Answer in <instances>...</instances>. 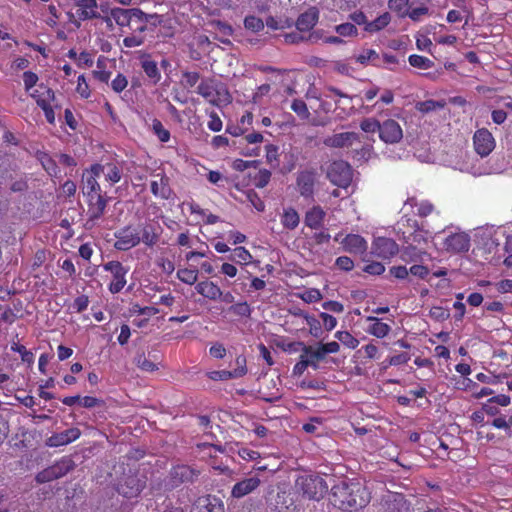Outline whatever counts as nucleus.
<instances>
[{
	"instance_id": "obj_1",
	"label": "nucleus",
	"mask_w": 512,
	"mask_h": 512,
	"mask_svg": "<svg viewBox=\"0 0 512 512\" xmlns=\"http://www.w3.org/2000/svg\"><path fill=\"white\" fill-rule=\"evenodd\" d=\"M369 493L358 482L342 481L332 488V503L342 510L358 509L369 502Z\"/></svg>"
},
{
	"instance_id": "obj_2",
	"label": "nucleus",
	"mask_w": 512,
	"mask_h": 512,
	"mask_svg": "<svg viewBox=\"0 0 512 512\" xmlns=\"http://www.w3.org/2000/svg\"><path fill=\"white\" fill-rule=\"evenodd\" d=\"M435 247L451 254L467 252L470 248V237L465 232H451L447 234L446 230L435 235Z\"/></svg>"
},
{
	"instance_id": "obj_3",
	"label": "nucleus",
	"mask_w": 512,
	"mask_h": 512,
	"mask_svg": "<svg viewBox=\"0 0 512 512\" xmlns=\"http://www.w3.org/2000/svg\"><path fill=\"white\" fill-rule=\"evenodd\" d=\"M197 93L212 105L221 106L231 102L227 87L212 78L202 80L197 87Z\"/></svg>"
},
{
	"instance_id": "obj_4",
	"label": "nucleus",
	"mask_w": 512,
	"mask_h": 512,
	"mask_svg": "<svg viewBox=\"0 0 512 512\" xmlns=\"http://www.w3.org/2000/svg\"><path fill=\"white\" fill-rule=\"evenodd\" d=\"M103 269L111 274L109 291L113 294L119 293L127 283L126 276L129 268L123 266L119 261H110L103 265Z\"/></svg>"
},
{
	"instance_id": "obj_5",
	"label": "nucleus",
	"mask_w": 512,
	"mask_h": 512,
	"mask_svg": "<svg viewBox=\"0 0 512 512\" xmlns=\"http://www.w3.org/2000/svg\"><path fill=\"white\" fill-rule=\"evenodd\" d=\"M334 240L342 246L345 252L351 254L362 255L368 248L367 241L359 234L343 235L342 233H338L335 235Z\"/></svg>"
},
{
	"instance_id": "obj_6",
	"label": "nucleus",
	"mask_w": 512,
	"mask_h": 512,
	"mask_svg": "<svg viewBox=\"0 0 512 512\" xmlns=\"http://www.w3.org/2000/svg\"><path fill=\"white\" fill-rule=\"evenodd\" d=\"M328 177L333 184L345 188L352 180L351 167L344 161L333 162L328 170Z\"/></svg>"
},
{
	"instance_id": "obj_7",
	"label": "nucleus",
	"mask_w": 512,
	"mask_h": 512,
	"mask_svg": "<svg viewBox=\"0 0 512 512\" xmlns=\"http://www.w3.org/2000/svg\"><path fill=\"white\" fill-rule=\"evenodd\" d=\"M111 18L121 27H133L134 23L145 19V13L139 9L115 8L111 11Z\"/></svg>"
},
{
	"instance_id": "obj_8",
	"label": "nucleus",
	"mask_w": 512,
	"mask_h": 512,
	"mask_svg": "<svg viewBox=\"0 0 512 512\" xmlns=\"http://www.w3.org/2000/svg\"><path fill=\"white\" fill-rule=\"evenodd\" d=\"M474 148L481 157L489 155L495 148V139L485 128L479 129L473 136Z\"/></svg>"
},
{
	"instance_id": "obj_9",
	"label": "nucleus",
	"mask_w": 512,
	"mask_h": 512,
	"mask_svg": "<svg viewBox=\"0 0 512 512\" xmlns=\"http://www.w3.org/2000/svg\"><path fill=\"white\" fill-rule=\"evenodd\" d=\"M371 249L373 255L382 259H389L399 251L398 244L393 239L386 237L376 238Z\"/></svg>"
},
{
	"instance_id": "obj_10",
	"label": "nucleus",
	"mask_w": 512,
	"mask_h": 512,
	"mask_svg": "<svg viewBox=\"0 0 512 512\" xmlns=\"http://www.w3.org/2000/svg\"><path fill=\"white\" fill-rule=\"evenodd\" d=\"M380 127L379 137L385 143H398L403 137L401 126L393 119L384 121Z\"/></svg>"
},
{
	"instance_id": "obj_11",
	"label": "nucleus",
	"mask_w": 512,
	"mask_h": 512,
	"mask_svg": "<svg viewBox=\"0 0 512 512\" xmlns=\"http://www.w3.org/2000/svg\"><path fill=\"white\" fill-rule=\"evenodd\" d=\"M303 491L310 499H320L328 491V486L319 476H310L303 481Z\"/></svg>"
},
{
	"instance_id": "obj_12",
	"label": "nucleus",
	"mask_w": 512,
	"mask_h": 512,
	"mask_svg": "<svg viewBox=\"0 0 512 512\" xmlns=\"http://www.w3.org/2000/svg\"><path fill=\"white\" fill-rule=\"evenodd\" d=\"M114 247L121 251L129 250L140 243V234L130 227L121 229L115 234Z\"/></svg>"
},
{
	"instance_id": "obj_13",
	"label": "nucleus",
	"mask_w": 512,
	"mask_h": 512,
	"mask_svg": "<svg viewBox=\"0 0 512 512\" xmlns=\"http://www.w3.org/2000/svg\"><path fill=\"white\" fill-rule=\"evenodd\" d=\"M358 141L359 135L355 132H341L323 139L324 145L330 148H348Z\"/></svg>"
},
{
	"instance_id": "obj_14",
	"label": "nucleus",
	"mask_w": 512,
	"mask_h": 512,
	"mask_svg": "<svg viewBox=\"0 0 512 512\" xmlns=\"http://www.w3.org/2000/svg\"><path fill=\"white\" fill-rule=\"evenodd\" d=\"M402 238L404 242L413 249H423L427 246L432 238L431 233L422 228H416L412 232H403Z\"/></svg>"
},
{
	"instance_id": "obj_15",
	"label": "nucleus",
	"mask_w": 512,
	"mask_h": 512,
	"mask_svg": "<svg viewBox=\"0 0 512 512\" xmlns=\"http://www.w3.org/2000/svg\"><path fill=\"white\" fill-rule=\"evenodd\" d=\"M192 512H224V504L221 499L206 495L196 500Z\"/></svg>"
},
{
	"instance_id": "obj_16",
	"label": "nucleus",
	"mask_w": 512,
	"mask_h": 512,
	"mask_svg": "<svg viewBox=\"0 0 512 512\" xmlns=\"http://www.w3.org/2000/svg\"><path fill=\"white\" fill-rule=\"evenodd\" d=\"M93 172L96 174L104 175L105 180L113 185L121 180L122 168L117 163L95 164L93 165Z\"/></svg>"
},
{
	"instance_id": "obj_17",
	"label": "nucleus",
	"mask_w": 512,
	"mask_h": 512,
	"mask_svg": "<svg viewBox=\"0 0 512 512\" xmlns=\"http://www.w3.org/2000/svg\"><path fill=\"white\" fill-rule=\"evenodd\" d=\"M261 483V480L258 476H252L246 479H243L237 482L231 490V495L234 498H242L254 490H256Z\"/></svg>"
},
{
	"instance_id": "obj_18",
	"label": "nucleus",
	"mask_w": 512,
	"mask_h": 512,
	"mask_svg": "<svg viewBox=\"0 0 512 512\" xmlns=\"http://www.w3.org/2000/svg\"><path fill=\"white\" fill-rule=\"evenodd\" d=\"M151 192L155 197L169 199L172 194L169 186V178L162 173L153 175V179L151 181Z\"/></svg>"
},
{
	"instance_id": "obj_19",
	"label": "nucleus",
	"mask_w": 512,
	"mask_h": 512,
	"mask_svg": "<svg viewBox=\"0 0 512 512\" xmlns=\"http://www.w3.org/2000/svg\"><path fill=\"white\" fill-rule=\"evenodd\" d=\"M136 366L144 372H154L159 369L161 361L156 353L150 352L147 356L138 353L134 358Z\"/></svg>"
},
{
	"instance_id": "obj_20",
	"label": "nucleus",
	"mask_w": 512,
	"mask_h": 512,
	"mask_svg": "<svg viewBox=\"0 0 512 512\" xmlns=\"http://www.w3.org/2000/svg\"><path fill=\"white\" fill-rule=\"evenodd\" d=\"M69 466L65 461L57 463L37 475L38 482H49L54 479L60 478L67 473Z\"/></svg>"
},
{
	"instance_id": "obj_21",
	"label": "nucleus",
	"mask_w": 512,
	"mask_h": 512,
	"mask_svg": "<svg viewBox=\"0 0 512 512\" xmlns=\"http://www.w3.org/2000/svg\"><path fill=\"white\" fill-rule=\"evenodd\" d=\"M195 289L201 296L212 301L220 299V296L222 295L221 288L210 280L198 282L195 286Z\"/></svg>"
},
{
	"instance_id": "obj_22",
	"label": "nucleus",
	"mask_w": 512,
	"mask_h": 512,
	"mask_svg": "<svg viewBox=\"0 0 512 512\" xmlns=\"http://www.w3.org/2000/svg\"><path fill=\"white\" fill-rule=\"evenodd\" d=\"M300 355L307 362L308 366L314 369H317L319 362L325 358L319 345H304Z\"/></svg>"
},
{
	"instance_id": "obj_23",
	"label": "nucleus",
	"mask_w": 512,
	"mask_h": 512,
	"mask_svg": "<svg viewBox=\"0 0 512 512\" xmlns=\"http://www.w3.org/2000/svg\"><path fill=\"white\" fill-rule=\"evenodd\" d=\"M315 183V175L310 171H303L297 177V187L300 194L304 197H309L313 194V187Z\"/></svg>"
},
{
	"instance_id": "obj_24",
	"label": "nucleus",
	"mask_w": 512,
	"mask_h": 512,
	"mask_svg": "<svg viewBox=\"0 0 512 512\" xmlns=\"http://www.w3.org/2000/svg\"><path fill=\"white\" fill-rule=\"evenodd\" d=\"M88 197V202H89V209H88V213H89V216L91 219H98L100 218L104 211H105V208H106V199L101 195V193L99 194H91L90 196H87Z\"/></svg>"
},
{
	"instance_id": "obj_25",
	"label": "nucleus",
	"mask_w": 512,
	"mask_h": 512,
	"mask_svg": "<svg viewBox=\"0 0 512 512\" xmlns=\"http://www.w3.org/2000/svg\"><path fill=\"white\" fill-rule=\"evenodd\" d=\"M325 216L326 212L320 206H313L305 214V225L311 229H318L322 226Z\"/></svg>"
},
{
	"instance_id": "obj_26",
	"label": "nucleus",
	"mask_w": 512,
	"mask_h": 512,
	"mask_svg": "<svg viewBox=\"0 0 512 512\" xmlns=\"http://www.w3.org/2000/svg\"><path fill=\"white\" fill-rule=\"evenodd\" d=\"M80 435L81 432L78 428H70L66 431L60 432L50 437L49 444L51 446L67 445L78 439Z\"/></svg>"
},
{
	"instance_id": "obj_27",
	"label": "nucleus",
	"mask_w": 512,
	"mask_h": 512,
	"mask_svg": "<svg viewBox=\"0 0 512 512\" xmlns=\"http://www.w3.org/2000/svg\"><path fill=\"white\" fill-rule=\"evenodd\" d=\"M318 18V10L316 8H310L299 16L296 22L297 29L300 31L311 30L316 25Z\"/></svg>"
},
{
	"instance_id": "obj_28",
	"label": "nucleus",
	"mask_w": 512,
	"mask_h": 512,
	"mask_svg": "<svg viewBox=\"0 0 512 512\" xmlns=\"http://www.w3.org/2000/svg\"><path fill=\"white\" fill-rule=\"evenodd\" d=\"M100 177V174H96L93 172V166L90 170H87L83 173V190L84 194L90 196L91 194H99L101 191L100 185L97 181V178Z\"/></svg>"
},
{
	"instance_id": "obj_29",
	"label": "nucleus",
	"mask_w": 512,
	"mask_h": 512,
	"mask_svg": "<svg viewBox=\"0 0 512 512\" xmlns=\"http://www.w3.org/2000/svg\"><path fill=\"white\" fill-rule=\"evenodd\" d=\"M77 13L81 20H88L98 16V6L95 0H78Z\"/></svg>"
},
{
	"instance_id": "obj_30",
	"label": "nucleus",
	"mask_w": 512,
	"mask_h": 512,
	"mask_svg": "<svg viewBox=\"0 0 512 512\" xmlns=\"http://www.w3.org/2000/svg\"><path fill=\"white\" fill-rule=\"evenodd\" d=\"M385 512H409V507L401 494H390L385 500Z\"/></svg>"
},
{
	"instance_id": "obj_31",
	"label": "nucleus",
	"mask_w": 512,
	"mask_h": 512,
	"mask_svg": "<svg viewBox=\"0 0 512 512\" xmlns=\"http://www.w3.org/2000/svg\"><path fill=\"white\" fill-rule=\"evenodd\" d=\"M160 237V227L154 224H146L143 226L140 234V242L147 246H154Z\"/></svg>"
},
{
	"instance_id": "obj_32",
	"label": "nucleus",
	"mask_w": 512,
	"mask_h": 512,
	"mask_svg": "<svg viewBox=\"0 0 512 512\" xmlns=\"http://www.w3.org/2000/svg\"><path fill=\"white\" fill-rule=\"evenodd\" d=\"M30 96L36 99V102L40 107L52 104L55 100L53 90L43 85H40L38 88L30 92Z\"/></svg>"
},
{
	"instance_id": "obj_33",
	"label": "nucleus",
	"mask_w": 512,
	"mask_h": 512,
	"mask_svg": "<svg viewBox=\"0 0 512 512\" xmlns=\"http://www.w3.org/2000/svg\"><path fill=\"white\" fill-rule=\"evenodd\" d=\"M280 220L285 229L294 230L300 223V216L294 208L287 207L283 209Z\"/></svg>"
},
{
	"instance_id": "obj_34",
	"label": "nucleus",
	"mask_w": 512,
	"mask_h": 512,
	"mask_svg": "<svg viewBox=\"0 0 512 512\" xmlns=\"http://www.w3.org/2000/svg\"><path fill=\"white\" fill-rule=\"evenodd\" d=\"M143 485L134 477H129L124 484L119 487V492L125 497H134L140 493Z\"/></svg>"
},
{
	"instance_id": "obj_35",
	"label": "nucleus",
	"mask_w": 512,
	"mask_h": 512,
	"mask_svg": "<svg viewBox=\"0 0 512 512\" xmlns=\"http://www.w3.org/2000/svg\"><path fill=\"white\" fill-rule=\"evenodd\" d=\"M367 321H371L372 322V324L368 328V332L370 334H372L373 336H375V337L383 338L386 335H388V333L391 330V327L388 324L381 322L376 317L370 316V317L367 318Z\"/></svg>"
},
{
	"instance_id": "obj_36",
	"label": "nucleus",
	"mask_w": 512,
	"mask_h": 512,
	"mask_svg": "<svg viewBox=\"0 0 512 512\" xmlns=\"http://www.w3.org/2000/svg\"><path fill=\"white\" fill-rule=\"evenodd\" d=\"M391 21V16L389 13L385 12L375 20L366 23L365 31L369 33H375L382 29H384Z\"/></svg>"
},
{
	"instance_id": "obj_37",
	"label": "nucleus",
	"mask_w": 512,
	"mask_h": 512,
	"mask_svg": "<svg viewBox=\"0 0 512 512\" xmlns=\"http://www.w3.org/2000/svg\"><path fill=\"white\" fill-rule=\"evenodd\" d=\"M356 61L360 64L371 63L373 65H380L379 54L374 49H364L357 56Z\"/></svg>"
},
{
	"instance_id": "obj_38",
	"label": "nucleus",
	"mask_w": 512,
	"mask_h": 512,
	"mask_svg": "<svg viewBox=\"0 0 512 512\" xmlns=\"http://www.w3.org/2000/svg\"><path fill=\"white\" fill-rule=\"evenodd\" d=\"M198 270L196 268H179L177 271V278L188 285L197 284L198 280Z\"/></svg>"
},
{
	"instance_id": "obj_39",
	"label": "nucleus",
	"mask_w": 512,
	"mask_h": 512,
	"mask_svg": "<svg viewBox=\"0 0 512 512\" xmlns=\"http://www.w3.org/2000/svg\"><path fill=\"white\" fill-rule=\"evenodd\" d=\"M405 205H410L411 207H414V206L418 207L417 213L421 217H426V216L430 215L434 210V206L429 201L423 200V201L417 202V200L415 198L407 199V201L405 202Z\"/></svg>"
},
{
	"instance_id": "obj_40",
	"label": "nucleus",
	"mask_w": 512,
	"mask_h": 512,
	"mask_svg": "<svg viewBox=\"0 0 512 512\" xmlns=\"http://www.w3.org/2000/svg\"><path fill=\"white\" fill-rule=\"evenodd\" d=\"M231 261H235L241 265H247L252 260L251 253L244 247H237L234 249L233 254L229 257Z\"/></svg>"
},
{
	"instance_id": "obj_41",
	"label": "nucleus",
	"mask_w": 512,
	"mask_h": 512,
	"mask_svg": "<svg viewBox=\"0 0 512 512\" xmlns=\"http://www.w3.org/2000/svg\"><path fill=\"white\" fill-rule=\"evenodd\" d=\"M335 338L350 349H355L359 345V340L348 331H337Z\"/></svg>"
},
{
	"instance_id": "obj_42",
	"label": "nucleus",
	"mask_w": 512,
	"mask_h": 512,
	"mask_svg": "<svg viewBox=\"0 0 512 512\" xmlns=\"http://www.w3.org/2000/svg\"><path fill=\"white\" fill-rule=\"evenodd\" d=\"M173 476L179 478L181 481H192L196 474L190 467L181 465L174 468Z\"/></svg>"
},
{
	"instance_id": "obj_43",
	"label": "nucleus",
	"mask_w": 512,
	"mask_h": 512,
	"mask_svg": "<svg viewBox=\"0 0 512 512\" xmlns=\"http://www.w3.org/2000/svg\"><path fill=\"white\" fill-rule=\"evenodd\" d=\"M408 60L411 66L419 69L426 70L430 69L433 66V62L429 58L421 55H410Z\"/></svg>"
},
{
	"instance_id": "obj_44",
	"label": "nucleus",
	"mask_w": 512,
	"mask_h": 512,
	"mask_svg": "<svg viewBox=\"0 0 512 512\" xmlns=\"http://www.w3.org/2000/svg\"><path fill=\"white\" fill-rule=\"evenodd\" d=\"M142 68L149 78L153 79L155 82L159 80L160 73L156 62L152 60H144L142 62Z\"/></svg>"
},
{
	"instance_id": "obj_45",
	"label": "nucleus",
	"mask_w": 512,
	"mask_h": 512,
	"mask_svg": "<svg viewBox=\"0 0 512 512\" xmlns=\"http://www.w3.org/2000/svg\"><path fill=\"white\" fill-rule=\"evenodd\" d=\"M153 132L157 135L161 142H168L170 139V132L163 126V124L154 119L152 122Z\"/></svg>"
},
{
	"instance_id": "obj_46",
	"label": "nucleus",
	"mask_w": 512,
	"mask_h": 512,
	"mask_svg": "<svg viewBox=\"0 0 512 512\" xmlns=\"http://www.w3.org/2000/svg\"><path fill=\"white\" fill-rule=\"evenodd\" d=\"M299 315L304 317V319L306 321V324L310 328V333L314 337H319L320 334H321L320 322L314 316H311V315H308V314H303L302 312L299 313Z\"/></svg>"
},
{
	"instance_id": "obj_47",
	"label": "nucleus",
	"mask_w": 512,
	"mask_h": 512,
	"mask_svg": "<svg viewBox=\"0 0 512 512\" xmlns=\"http://www.w3.org/2000/svg\"><path fill=\"white\" fill-rule=\"evenodd\" d=\"M235 365L236 367L233 370H231L235 378H240L246 375V358L243 355H239L236 357Z\"/></svg>"
},
{
	"instance_id": "obj_48",
	"label": "nucleus",
	"mask_w": 512,
	"mask_h": 512,
	"mask_svg": "<svg viewBox=\"0 0 512 512\" xmlns=\"http://www.w3.org/2000/svg\"><path fill=\"white\" fill-rule=\"evenodd\" d=\"M229 311L237 316L241 317H248L251 314L250 306L247 302H239L236 304H233Z\"/></svg>"
},
{
	"instance_id": "obj_49",
	"label": "nucleus",
	"mask_w": 512,
	"mask_h": 512,
	"mask_svg": "<svg viewBox=\"0 0 512 512\" xmlns=\"http://www.w3.org/2000/svg\"><path fill=\"white\" fill-rule=\"evenodd\" d=\"M380 126L381 123L373 118L364 119L360 124L361 129L366 133H374L377 131L380 133Z\"/></svg>"
},
{
	"instance_id": "obj_50",
	"label": "nucleus",
	"mask_w": 512,
	"mask_h": 512,
	"mask_svg": "<svg viewBox=\"0 0 512 512\" xmlns=\"http://www.w3.org/2000/svg\"><path fill=\"white\" fill-rule=\"evenodd\" d=\"M300 298L306 303H314L320 301L322 295L318 289L311 288L302 292Z\"/></svg>"
},
{
	"instance_id": "obj_51",
	"label": "nucleus",
	"mask_w": 512,
	"mask_h": 512,
	"mask_svg": "<svg viewBox=\"0 0 512 512\" xmlns=\"http://www.w3.org/2000/svg\"><path fill=\"white\" fill-rule=\"evenodd\" d=\"M244 25L246 29H249L253 32H258L264 28L263 21L255 16L246 17L244 20Z\"/></svg>"
},
{
	"instance_id": "obj_52",
	"label": "nucleus",
	"mask_w": 512,
	"mask_h": 512,
	"mask_svg": "<svg viewBox=\"0 0 512 512\" xmlns=\"http://www.w3.org/2000/svg\"><path fill=\"white\" fill-rule=\"evenodd\" d=\"M11 349L17 353L20 354L21 356V359L23 362H26V363H33V360H34V355L32 352L28 351L25 346L23 345H20V344H16L14 343L11 347Z\"/></svg>"
},
{
	"instance_id": "obj_53",
	"label": "nucleus",
	"mask_w": 512,
	"mask_h": 512,
	"mask_svg": "<svg viewBox=\"0 0 512 512\" xmlns=\"http://www.w3.org/2000/svg\"><path fill=\"white\" fill-rule=\"evenodd\" d=\"M200 79V75L197 72H185L183 73L181 83L185 88H192L196 86Z\"/></svg>"
},
{
	"instance_id": "obj_54",
	"label": "nucleus",
	"mask_w": 512,
	"mask_h": 512,
	"mask_svg": "<svg viewBox=\"0 0 512 512\" xmlns=\"http://www.w3.org/2000/svg\"><path fill=\"white\" fill-rule=\"evenodd\" d=\"M207 375L213 381H226L229 379H236L232 371L227 370L211 371Z\"/></svg>"
},
{
	"instance_id": "obj_55",
	"label": "nucleus",
	"mask_w": 512,
	"mask_h": 512,
	"mask_svg": "<svg viewBox=\"0 0 512 512\" xmlns=\"http://www.w3.org/2000/svg\"><path fill=\"white\" fill-rule=\"evenodd\" d=\"M271 173L268 170H260L254 177V184L258 188H264L270 181Z\"/></svg>"
},
{
	"instance_id": "obj_56",
	"label": "nucleus",
	"mask_w": 512,
	"mask_h": 512,
	"mask_svg": "<svg viewBox=\"0 0 512 512\" xmlns=\"http://www.w3.org/2000/svg\"><path fill=\"white\" fill-rule=\"evenodd\" d=\"M291 109L301 118L305 119L309 116V111L306 103L302 100H294Z\"/></svg>"
},
{
	"instance_id": "obj_57",
	"label": "nucleus",
	"mask_w": 512,
	"mask_h": 512,
	"mask_svg": "<svg viewBox=\"0 0 512 512\" xmlns=\"http://www.w3.org/2000/svg\"><path fill=\"white\" fill-rule=\"evenodd\" d=\"M38 81V76L31 72V71H27V72H24L23 74V82H24V86H25V90L27 92H32L34 86L36 85Z\"/></svg>"
},
{
	"instance_id": "obj_58",
	"label": "nucleus",
	"mask_w": 512,
	"mask_h": 512,
	"mask_svg": "<svg viewBox=\"0 0 512 512\" xmlns=\"http://www.w3.org/2000/svg\"><path fill=\"white\" fill-rule=\"evenodd\" d=\"M336 32L341 36H355L357 28L352 23H343L336 26Z\"/></svg>"
},
{
	"instance_id": "obj_59",
	"label": "nucleus",
	"mask_w": 512,
	"mask_h": 512,
	"mask_svg": "<svg viewBox=\"0 0 512 512\" xmlns=\"http://www.w3.org/2000/svg\"><path fill=\"white\" fill-rule=\"evenodd\" d=\"M128 85V80L127 78L122 75V74H118L113 80H112V83H111V87L112 89L116 92V93H120L122 92Z\"/></svg>"
},
{
	"instance_id": "obj_60",
	"label": "nucleus",
	"mask_w": 512,
	"mask_h": 512,
	"mask_svg": "<svg viewBox=\"0 0 512 512\" xmlns=\"http://www.w3.org/2000/svg\"><path fill=\"white\" fill-rule=\"evenodd\" d=\"M247 199L250 204L258 211L262 212L265 209V204L262 199L253 191L247 193Z\"/></svg>"
},
{
	"instance_id": "obj_61",
	"label": "nucleus",
	"mask_w": 512,
	"mask_h": 512,
	"mask_svg": "<svg viewBox=\"0 0 512 512\" xmlns=\"http://www.w3.org/2000/svg\"><path fill=\"white\" fill-rule=\"evenodd\" d=\"M492 426L497 429H510L512 427V415L509 418H506L505 416L496 417L492 421Z\"/></svg>"
},
{
	"instance_id": "obj_62",
	"label": "nucleus",
	"mask_w": 512,
	"mask_h": 512,
	"mask_svg": "<svg viewBox=\"0 0 512 512\" xmlns=\"http://www.w3.org/2000/svg\"><path fill=\"white\" fill-rule=\"evenodd\" d=\"M238 455L246 461H254L260 458V453L247 447H241L238 450Z\"/></svg>"
},
{
	"instance_id": "obj_63",
	"label": "nucleus",
	"mask_w": 512,
	"mask_h": 512,
	"mask_svg": "<svg viewBox=\"0 0 512 512\" xmlns=\"http://www.w3.org/2000/svg\"><path fill=\"white\" fill-rule=\"evenodd\" d=\"M76 91L83 98H88L90 96L89 86L84 75H80L78 77Z\"/></svg>"
},
{
	"instance_id": "obj_64",
	"label": "nucleus",
	"mask_w": 512,
	"mask_h": 512,
	"mask_svg": "<svg viewBox=\"0 0 512 512\" xmlns=\"http://www.w3.org/2000/svg\"><path fill=\"white\" fill-rule=\"evenodd\" d=\"M335 265L341 270L351 271L354 267V262L348 256H340L336 259Z\"/></svg>"
}]
</instances>
